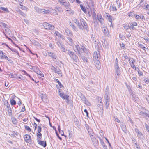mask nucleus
<instances>
[{
  "label": "nucleus",
  "mask_w": 149,
  "mask_h": 149,
  "mask_svg": "<svg viewBox=\"0 0 149 149\" xmlns=\"http://www.w3.org/2000/svg\"><path fill=\"white\" fill-rule=\"evenodd\" d=\"M49 56L53 58H56V56L54 54L51 52L48 53Z\"/></svg>",
  "instance_id": "obj_32"
},
{
  "label": "nucleus",
  "mask_w": 149,
  "mask_h": 149,
  "mask_svg": "<svg viewBox=\"0 0 149 149\" xmlns=\"http://www.w3.org/2000/svg\"><path fill=\"white\" fill-rule=\"evenodd\" d=\"M84 102L87 105L90 106L91 105V103L87 100H86Z\"/></svg>",
  "instance_id": "obj_47"
},
{
  "label": "nucleus",
  "mask_w": 149,
  "mask_h": 149,
  "mask_svg": "<svg viewBox=\"0 0 149 149\" xmlns=\"http://www.w3.org/2000/svg\"><path fill=\"white\" fill-rule=\"evenodd\" d=\"M43 26L46 29L53 30L54 28L53 25L50 24L48 23L45 22L43 23Z\"/></svg>",
  "instance_id": "obj_5"
},
{
  "label": "nucleus",
  "mask_w": 149,
  "mask_h": 149,
  "mask_svg": "<svg viewBox=\"0 0 149 149\" xmlns=\"http://www.w3.org/2000/svg\"><path fill=\"white\" fill-rule=\"evenodd\" d=\"M100 55L99 53L97 52H95L93 55V59L94 61L99 60Z\"/></svg>",
  "instance_id": "obj_9"
},
{
  "label": "nucleus",
  "mask_w": 149,
  "mask_h": 149,
  "mask_svg": "<svg viewBox=\"0 0 149 149\" xmlns=\"http://www.w3.org/2000/svg\"><path fill=\"white\" fill-rule=\"evenodd\" d=\"M119 66L118 64V61L117 58H116L115 61L114 66Z\"/></svg>",
  "instance_id": "obj_51"
},
{
  "label": "nucleus",
  "mask_w": 149,
  "mask_h": 149,
  "mask_svg": "<svg viewBox=\"0 0 149 149\" xmlns=\"http://www.w3.org/2000/svg\"><path fill=\"white\" fill-rule=\"evenodd\" d=\"M25 129L26 130H27L28 131H29V132L31 131V129L30 128V127L29 126H25Z\"/></svg>",
  "instance_id": "obj_56"
},
{
  "label": "nucleus",
  "mask_w": 149,
  "mask_h": 149,
  "mask_svg": "<svg viewBox=\"0 0 149 149\" xmlns=\"http://www.w3.org/2000/svg\"><path fill=\"white\" fill-rule=\"evenodd\" d=\"M66 53L68 54L70 57L72 56L74 54V53L70 51L69 50H66Z\"/></svg>",
  "instance_id": "obj_29"
},
{
  "label": "nucleus",
  "mask_w": 149,
  "mask_h": 149,
  "mask_svg": "<svg viewBox=\"0 0 149 149\" xmlns=\"http://www.w3.org/2000/svg\"><path fill=\"white\" fill-rule=\"evenodd\" d=\"M71 58H72L75 61H76L77 60V59L78 57L76 55L74 54L73 56L71 57Z\"/></svg>",
  "instance_id": "obj_41"
},
{
  "label": "nucleus",
  "mask_w": 149,
  "mask_h": 149,
  "mask_svg": "<svg viewBox=\"0 0 149 149\" xmlns=\"http://www.w3.org/2000/svg\"><path fill=\"white\" fill-rule=\"evenodd\" d=\"M17 11L24 17H25L26 16V14L22 11L19 9H18Z\"/></svg>",
  "instance_id": "obj_27"
},
{
  "label": "nucleus",
  "mask_w": 149,
  "mask_h": 149,
  "mask_svg": "<svg viewBox=\"0 0 149 149\" xmlns=\"http://www.w3.org/2000/svg\"><path fill=\"white\" fill-rule=\"evenodd\" d=\"M129 28H132L133 29H135V28L134 26L132 24H130V25L129 26Z\"/></svg>",
  "instance_id": "obj_59"
},
{
  "label": "nucleus",
  "mask_w": 149,
  "mask_h": 149,
  "mask_svg": "<svg viewBox=\"0 0 149 149\" xmlns=\"http://www.w3.org/2000/svg\"><path fill=\"white\" fill-rule=\"evenodd\" d=\"M81 50H82L84 52L86 53L87 52V50L85 48L84 46H82L81 47Z\"/></svg>",
  "instance_id": "obj_42"
},
{
  "label": "nucleus",
  "mask_w": 149,
  "mask_h": 149,
  "mask_svg": "<svg viewBox=\"0 0 149 149\" xmlns=\"http://www.w3.org/2000/svg\"><path fill=\"white\" fill-rule=\"evenodd\" d=\"M115 70V75L116 77L118 78L120 75V69Z\"/></svg>",
  "instance_id": "obj_19"
},
{
  "label": "nucleus",
  "mask_w": 149,
  "mask_h": 149,
  "mask_svg": "<svg viewBox=\"0 0 149 149\" xmlns=\"http://www.w3.org/2000/svg\"><path fill=\"white\" fill-rule=\"evenodd\" d=\"M54 33L56 36H57L58 37H60L61 38H62L63 37V36L61 35L57 31H55Z\"/></svg>",
  "instance_id": "obj_36"
},
{
  "label": "nucleus",
  "mask_w": 149,
  "mask_h": 149,
  "mask_svg": "<svg viewBox=\"0 0 149 149\" xmlns=\"http://www.w3.org/2000/svg\"><path fill=\"white\" fill-rule=\"evenodd\" d=\"M56 81L58 83V85L60 86V88H61L63 87V85L61 84V82L59 81L58 80V79H55Z\"/></svg>",
  "instance_id": "obj_43"
},
{
  "label": "nucleus",
  "mask_w": 149,
  "mask_h": 149,
  "mask_svg": "<svg viewBox=\"0 0 149 149\" xmlns=\"http://www.w3.org/2000/svg\"><path fill=\"white\" fill-rule=\"evenodd\" d=\"M70 25L72 27L73 29L75 31H78L77 28L75 26L74 24L72 23L70 24Z\"/></svg>",
  "instance_id": "obj_30"
},
{
  "label": "nucleus",
  "mask_w": 149,
  "mask_h": 149,
  "mask_svg": "<svg viewBox=\"0 0 149 149\" xmlns=\"http://www.w3.org/2000/svg\"><path fill=\"white\" fill-rule=\"evenodd\" d=\"M57 43L58 46L60 48V49H61L63 52H65L66 50L64 47V45L61 44V43L59 42H58Z\"/></svg>",
  "instance_id": "obj_12"
},
{
  "label": "nucleus",
  "mask_w": 149,
  "mask_h": 149,
  "mask_svg": "<svg viewBox=\"0 0 149 149\" xmlns=\"http://www.w3.org/2000/svg\"><path fill=\"white\" fill-rule=\"evenodd\" d=\"M1 58H8V57L7 56L5 55V54L3 53V55H2L0 57Z\"/></svg>",
  "instance_id": "obj_52"
},
{
  "label": "nucleus",
  "mask_w": 149,
  "mask_h": 149,
  "mask_svg": "<svg viewBox=\"0 0 149 149\" xmlns=\"http://www.w3.org/2000/svg\"><path fill=\"white\" fill-rule=\"evenodd\" d=\"M102 31L104 34L105 36L107 37H109V31L107 27H103V29Z\"/></svg>",
  "instance_id": "obj_11"
},
{
  "label": "nucleus",
  "mask_w": 149,
  "mask_h": 149,
  "mask_svg": "<svg viewBox=\"0 0 149 149\" xmlns=\"http://www.w3.org/2000/svg\"><path fill=\"white\" fill-rule=\"evenodd\" d=\"M88 132L93 142V143L94 146H96L98 142V141H97L95 138L93 137V133L92 131H90V130H89V132Z\"/></svg>",
  "instance_id": "obj_4"
},
{
  "label": "nucleus",
  "mask_w": 149,
  "mask_h": 149,
  "mask_svg": "<svg viewBox=\"0 0 149 149\" xmlns=\"http://www.w3.org/2000/svg\"><path fill=\"white\" fill-rule=\"evenodd\" d=\"M33 68H32L31 69H33V71L36 73L37 74L40 73V70H39V68H36V67H32Z\"/></svg>",
  "instance_id": "obj_25"
},
{
  "label": "nucleus",
  "mask_w": 149,
  "mask_h": 149,
  "mask_svg": "<svg viewBox=\"0 0 149 149\" xmlns=\"http://www.w3.org/2000/svg\"><path fill=\"white\" fill-rule=\"evenodd\" d=\"M62 5L64 6L65 7H68L69 6V2H67L65 1L63 3H62Z\"/></svg>",
  "instance_id": "obj_40"
},
{
  "label": "nucleus",
  "mask_w": 149,
  "mask_h": 149,
  "mask_svg": "<svg viewBox=\"0 0 149 149\" xmlns=\"http://www.w3.org/2000/svg\"><path fill=\"white\" fill-rule=\"evenodd\" d=\"M55 10H52V13H55V12H56V13H55V14L56 15H58V14L57 13V11H58L59 12H62L63 11V10H62V9L61 8L59 7H56L55 8Z\"/></svg>",
  "instance_id": "obj_14"
},
{
  "label": "nucleus",
  "mask_w": 149,
  "mask_h": 149,
  "mask_svg": "<svg viewBox=\"0 0 149 149\" xmlns=\"http://www.w3.org/2000/svg\"><path fill=\"white\" fill-rule=\"evenodd\" d=\"M105 100H110V96L109 93H106L104 97Z\"/></svg>",
  "instance_id": "obj_28"
},
{
  "label": "nucleus",
  "mask_w": 149,
  "mask_h": 149,
  "mask_svg": "<svg viewBox=\"0 0 149 149\" xmlns=\"http://www.w3.org/2000/svg\"><path fill=\"white\" fill-rule=\"evenodd\" d=\"M80 6L81 9L83 11L84 13H85L86 11V9L85 7H84L83 6L81 5H80Z\"/></svg>",
  "instance_id": "obj_44"
},
{
  "label": "nucleus",
  "mask_w": 149,
  "mask_h": 149,
  "mask_svg": "<svg viewBox=\"0 0 149 149\" xmlns=\"http://www.w3.org/2000/svg\"><path fill=\"white\" fill-rule=\"evenodd\" d=\"M135 131L136 133H137L138 135H139V136H142V134L139 131V130L138 129L135 128Z\"/></svg>",
  "instance_id": "obj_33"
},
{
  "label": "nucleus",
  "mask_w": 149,
  "mask_h": 149,
  "mask_svg": "<svg viewBox=\"0 0 149 149\" xmlns=\"http://www.w3.org/2000/svg\"><path fill=\"white\" fill-rule=\"evenodd\" d=\"M40 73H39L38 74L40 77H43L44 76V74L42 73V72H41V71H40Z\"/></svg>",
  "instance_id": "obj_64"
},
{
  "label": "nucleus",
  "mask_w": 149,
  "mask_h": 149,
  "mask_svg": "<svg viewBox=\"0 0 149 149\" xmlns=\"http://www.w3.org/2000/svg\"><path fill=\"white\" fill-rule=\"evenodd\" d=\"M16 103V101L13 99L10 100V104L12 105H15Z\"/></svg>",
  "instance_id": "obj_39"
},
{
  "label": "nucleus",
  "mask_w": 149,
  "mask_h": 149,
  "mask_svg": "<svg viewBox=\"0 0 149 149\" xmlns=\"http://www.w3.org/2000/svg\"><path fill=\"white\" fill-rule=\"evenodd\" d=\"M139 45L141 48L144 50H145V49H146V47L144 45H143L142 44Z\"/></svg>",
  "instance_id": "obj_62"
},
{
  "label": "nucleus",
  "mask_w": 149,
  "mask_h": 149,
  "mask_svg": "<svg viewBox=\"0 0 149 149\" xmlns=\"http://www.w3.org/2000/svg\"><path fill=\"white\" fill-rule=\"evenodd\" d=\"M74 22L77 25V26L79 29H82V27L81 25V24L79 22V21L77 19H75L74 20Z\"/></svg>",
  "instance_id": "obj_21"
},
{
  "label": "nucleus",
  "mask_w": 149,
  "mask_h": 149,
  "mask_svg": "<svg viewBox=\"0 0 149 149\" xmlns=\"http://www.w3.org/2000/svg\"><path fill=\"white\" fill-rule=\"evenodd\" d=\"M37 139L40 140L42 138V134L41 133H37Z\"/></svg>",
  "instance_id": "obj_38"
},
{
  "label": "nucleus",
  "mask_w": 149,
  "mask_h": 149,
  "mask_svg": "<svg viewBox=\"0 0 149 149\" xmlns=\"http://www.w3.org/2000/svg\"><path fill=\"white\" fill-rule=\"evenodd\" d=\"M134 15V13L132 12H130V13H129L128 14V15L129 17H132L133 16V15Z\"/></svg>",
  "instance_id": "obj_63"
},
{
  "label": "nucleus",
  "mask_w": 149,
  "mask_h": 149,
  "mask_svg": "<svg viewBox=\"0 0 149 149\" xmlns=\"http://www.w3.org/2000/svg\"><path fill=\"white\" fill-rule=\"evenodd\" d=\"M5 45L7 47H8V48H9L10 49L11 51H12L13 52H15V53H16L18 56H19V52L18 51H17L15 49H13V48H10L8 46V45L6 44H5Z\"/></svg>",
  "instance_id": "obj_24"
},
{
  "label": "nucleus",
  "mask_w": 149,
  "mask_h": 149,
  "mask_svg": "<svg viewBox=\"0 0 149 149\" xmlns=\"http://www.w3.org/2000/svg\"><path fill=\"white\" fill-rule=\"evenodd\" d=\"M24 138L25 141L26 142L29 143L31 141V136L30 135H28L27 134L25 135L24 136Z\"/></svg>",
  "instance_id": "obj_15"
},
{
  "label": "nucleus",
  "mask_w": 149,
  "mask_h": 149,
  "mask_svg": "<svg viewBox=\"0 0 149 149\" xmlns=\"http://www.w3.org/2000/svg\"><path fill=\"white\" fill-rule=\"evenodd\" d=\"M94 63L96 68L97 69H100V68L101 65L100 62L99 61V60H95Z\"/></svg>",
  "instance_id": "obj_17"
},
{
  "label": "nucleus",
  "mask_w": 149,
  "mask_h": 149,
  "mask_svg": "<svg viewBox=\"0 0 149 149\" xmlns=\"http://www.w3.org/2000/svg\"><path fill=\"white\" fill-rule=\"evenodd\" d=\"M60 91H59V95L61 97L64 99H66L68 101V96L67 95H64V94L63 93H60Z\"/></svg>",
  "instance_id": "obj_18"
},
{
  "label": "nucleus",
  "mask_w": 149,
  "mask_h": 149,
  "mask_svg": "<svg viewBox=\"0 0 149 149\" xmlns=\"http://www.w3.org/2000/svg\"><path fill=\"white\" fill-rule=\"evenodd\" d=\"M97 17L98 21L100 22L101 24L103 25L104 24V21L101 14L100 13H98L97 14Z\"/></svg>",
  "instance_id": "obj_7"
},
{
  "label": "nucleus",
  "mask_w": 149,
  "mask_h": 149,
  "mask_svg": "<svg viewBox=\"0 0 149 149\" xmlns=\"http://www.w3.org/2000/svg\"><path fill=\"white\" fill-rule=\"evenodd\" d=\"M92 17L93 19V22L94 23H98V19L97 17V15H96V14L95 13H94Z\"/></svg>",
  "instance_id": "obj_20"
},
{
  "label": "nucleus",
  "mask_w": 149,
  "mask_h": 149,
  "mask_svg": "<svg viewBox=\"0 0 149 149\" xmlns=\"http://www.w3.org/2000/svg\"><path fill=\"white\" fill-rule=\"evenodd\" d=\"M110 100H105L104 103L105 104V106L106 109H108V107L110 104L109 103Z\"/></svg>",
  "instance_id": "obj_26"
},
{
  "label": "nucleus",
  "mask_w": 149,
  "mask_h": 149,
  "mask_svg": "<svg viewBox=\"0 0 149 149\" xmlns=\"http://www.w3.org/2000/svg\"><path fill=\"white\" fill-rule=\"evenodd\" d=\"M51 69L52 71L55 73H56L59 75H62L61 72L58 67H55L52 65L51 67Z\"/></svg>",
  "instance_id": "obj_3"
},
{
  "label": "nucleus",
  "mask_w": 149,
  "mask_h": 149,
  "mask_svg": "<svg viewBox=\"0 0 149 149\" xmlns=\"http://www.w3.org/2000/svg\"><path fill=\"white\" fill-rule=\"evenodd\" d=\"M37 141L38 144L45 147L46 146V143L45 141H41L39 139H37Z\"/></svg>",
  "instance_id": "obj_13"
},
{
  "label": "nucleus",
  "mask_w": 149,
  "mask_h": 149,
  "mask_svg": "<svg viewBox=\"0 0 149 149\" xmlns=\"http://www.w3.org/2000/svg\"><path fill=\"white\" fill-rule=\"evenodd\" d=\"M145 125L146 130L149 133V125H148L146 123H145Z\"/></svg>",
  "instance_id": "obj_50"
},
{
  "label": "nucleus",
  "mask_w": 149,
  "mask_h": 149,
  "mask_svg": "<svg viewBox=\"0 0 149 149\" xmlns=\"http://www.w3.org/2000/svg\"><path fill=\"white\" fill-rule=\"evenodd\" d=\"M65 31L66 32V33H67L68 35H72V34L71 32L70 31V30L67 28L65 29Z\"/></svg>",
  "instance_id": "obj_31"
},
{
  "label": "nucleus",
  "mask_w": 149,
  "mask_h": 149,
  "mask_svg": "<svg viewBox=\"0 0 149 149\" xmlns=\"http://www.w3.org/2000/svg\"><path fill=\"white\" fill-rule=\"evenodd\" d=\"M42 96L41 97V98L43 101L44 99L46 98V96L45 95H43V94H42Z\"/></svg>",
  "instance_id": "obj_58"
},
{
  "label": "nucleus",
  "mask_w": 149,
  "mask_h": 149,
  "mask_svg": "<svg viewBox=\"0 0 149 149\" xmlns=\"http://www.w3.org/2000/svg\"><path fill=\"white\" fill-rule=\"evenodd\" d=\"M53 9L51 8H47V9H41L40 13L44 14H48L50 12H52Z\"/></svg>",
  "instance_id": "obj_6"
},
{
  "label": "nucleus",
  "mask_w": 149,
  "mask_h": 149,
  "mask_svg": "<svg viewBox=\"0 0 149 149\" xmlns=\"http://www.w3.org/2000/svg\"><path fill=\"white\" fill-rule=\"evenodd\" d=\"M98 102H100V104H97V105L98 107H102L103 106V102H102V99L101 97H98Z\"/></svg>",
  "instance_id": "obj_23"
},
{
  "label": "nucleus",
  "mask_w": 149,
  "mask_h": 149,
  "mask_svg": "<svg viewBox=\"0 0 149 149\" xmlns=\"http://www.w3.org/2000/svg\"><path fill=\"white\" fill-rule=\"evenodd\" d=\"M3 33H4L6 36V34L10 35L11 33L10 30L8 28H6L3 31Z\"/></svg>",
  "instance_id": "obj_22"
},
{
  "label": "nucleus",
  "mask_w": 149,
  "mask_h": 149,
  "mask_svg": "<svg viewBox=\"0 0 149 149\" xmlns=\"http://www.w3.org/2000/svg\"><path fill=\"white\" fill-rule=\"evenodd\" d=\"M81 58L84 62L87 63L88 62V60L86 57L84 56H83L81 57Z\"/></svg>",
  "instance_id": "obj_45"
},
{
  "label": "nucleus",
  "mask_w": 149,
  "mask_h": 149,
  "mask_svg": "<svg viewBox=\"0 0 149 149\" xmlns=\"http://www.w3.org/2000/svg\"><path fill=\"white\" fill-rule=\"evenodd\" d=\"M122 130L123 131H125L126 130V127L125 125H122L121 126Z\"/></svg>",
  "instance_id": "obj_48"
},
{
  "label": "nucleus",
  "mask_w": 149,
  "mask_h": 149,
  "mask_svg": "<svg viewBox=\"0 0 149 149\" xmlns=\"http://www.w3.org/2000/svg\"><path fill=\"white\" fill-rule=\"evenodd\" d=\"M106 17H107V19L109 22H111V26L112 25V19H113V17L111 16L109 13H106Z\"/></svg>",
  "instance_id": "obj_16"
},
{
  "label": "nucleus",
  "mask_w": 149,
  "mask_h": 149,
  "mask_svg": "<svg viewBox=\"0 0 149 149\" xmlns=\"http://www.w3.org/2000/svg\"><path fill=\"white\" fill-rule=\"evenodd\" d=\"M99 140H100V143H101V145L103 146H104L105 145V143L102 141V140L99 137Z\"/></svg>",
  "instance_id": "obj_49"
},
{
  "label": "nucleus",
  "mask_w": 149,
  "mask_h": 149,
  "mask_svg": "<svg viewBox=\"0 0 149 149\" xmlns=\"http://www.w3.org/2000/svg\"><path fill=\"white\" fill-rule=\"evenodd\" d=\"M73 48L74 50L76 52H78L79 53H80L81 51V49L78 45H74V46L73 45Z\"/></svg>",
  "instance_id": "obj_10"
},
{
  "label": "nucleus",
  "mask_w": 149,
  "mask_h": 149,
  "mask_svg": "<svg viewBox=\"0 0 149 149\" xmlns=\"http://www.w3.org/2000/svg\"><path fill=\"white\" fill-rule=\"evenodd\" d=\"M0 9H2V10H4V11H7L8 12H9V11L7 9V8H4V7H0Z\"/></svg>",
  "instance_id": "obj_54"
},
{
  "label": "nucleus",
  "mask_w": 149,
  "mask_h": 149,
  "mask_svg": "<svg viewBox=\"0 0 149 149\" xmlns=\"http://www.w3.org/2000/svg\"><path fill=\"white\" fill-rule=\"evenodd\" d=\"M123 26L125 29L127 30L129 28V26H128L126 24H123Z\"/></svg>",
  "instance_id": "obj_55"
},
{
  "label": "nucleus",
  "mask_w": 149,
  "mask_h": 149,
  "mask_svg": "<svg viewBox=\"0 0 149 149\" xmlns=\"http://www.w3.org/2000/svg\"><path fill=\"white\" fill-rule=\"evenodd\" d=\"M67 38L69 42H70V45L71 46H73V43L72 42L73 40L70 37H68Z\"/></svg>",
  "instance_id": "obj_34"
},
{
  "label": "nucleus",
  "mask_w": 149,
  "mask_h": 149,
  "mask_svg": "<svg viewBox=\"0 0 149 149\" xmlns=\"http://www.w3.org/2000/svg\"><path fill=\"white\" fill-rule=\"evenodd\" d=\"M80 24H81V25L82 27V29H84L87 30L88 29L87 24L84 20L82 18L80 19Z\"/></svg>",
  "instance_id": "obj_2"
},
{
  "label": "nucleus",
  "mask_w": 149,
  "mask_h": 149,
  "mask_svg": "<svg viewBox=\"0 0 149 149\" xmlns=\"http://www.w3.org/2000/svg\"><path fill=\"white\" fill-rule=\"evenodd\" d=\"M11 120L12 122L14 124H15L17 123L16 119L14 117H12Z\"/></svg>",
  "instance_id": "obj_35"
},
{
  "label": "nucleus",
  "mask_w": 149,
  "mask_h": 149,
  "mask_svg": "<svg viewBox=\"0 0 149 149\" xmlns=\"http://www.w3.org/2000/svg\"><path fill=\"white\" fill-rule=\"evenodd\" d=\"M112 10L113 11H116L117 10V8L115 6H112L111 8Z\"/></svg>",
  "instance_id": "obj_61"
},
{
  "label": "nucleus",
  "mask_w": 149,
  "mask_h": 149,
  "mask_svg": "<svg viewBox=\"0 0 149 149\" xmlns=\"http://www.w3.org/2000/svg\"><path fill=\"white\" fill-rule=\"evenodd\" d=\"M129 61L131 67L133 69L134 68L136 69V67L135 66V65L134 64V62H135L134 59L132 58H130L129 59Z\"/></svg>",
  "instance_id": "obj_8"
},
{
  "label": "nucleus",
  "mask_w": 149,
  "mask_h": 149,
  "mask_svg": "<svg viewBox=\"0 0 149 149\" xmlns=\"http://www.w3.org/2000/svg\"><path fill=\"white\" fill-rule=\"evenodd\" d=\"M4 104L6 107V111L8 113V116H13L12 109L10 107V105L8 101L5 100L4 101Z\"/></svg>",
  "instance_id": "obj_1"
},
{
  "label": "nucleus",
  "mask_w": 149,
  "mask_h": 149,
  "mask_svg": "<svg viewBox=\"0 0 149 149\" xmlns=\"http://www.w3.org/2000/svg\"><path fill=\"white\" fill-rule=\"evenodd\" d=\"M34 9L37 12L40 13L41 9L39 8L37 6H35Z\"/></svg>",
  "instance_id": "obj_37"
},
{
  "label": "nucleus",
  "mask_w": 149,
  "mask_h": 149,
  "mask_svg": "<svg viewBox=\"0 0 149 149\" xmlns=\"http://www.w3.org/2000/svg\"><path fill=\"white\" fill-rule=\"evenodd\" d=\"M41 127L40 126H39L38 127V128L37 130L38 132L37 133H41Z\"/></svg>",
  "instance_id": "obj_46"
},
{
  "label": "nucleus",
  "mask_w": 149,
  "mask_h": 149,
  "mask_svg": "<svg viewBox=\"0 0 149 149\" xmlns=\"http://www.w3.org/2000/svg\"><path fill=\"white\" fill-rule=\"evenodd\" d=\"M134 16L135 17V18L136 19H141V16H139L138 15L134 14Z\"/></svg>",
  "instance_id": "obj_53"
},
{
  "label": "nucleus",
  "mask_w": 149,
  "mask_h": 149,
  "mask_svg": "<svg viewBox=\"0 0 149 149\" xmlns=\"http://www.w3.org/2000/svg\"><path fill=\"white\" fill-rule=\"evenodd\" d=\"M138 74L139 76H143V73L142 72L139 70H138Z\"/></svg>",
  "instance_id": "obj_57"
},
{
  "label": "nucleus",
  "mask_w": 149,
  "mask_h": 149,
  "mask_svg": "<svg viewBox=\"0 0 149 149\" xmlns=\"http://www.w3.org/2000/svg\"><path fill=\"white\" fill-rule=\"evenodd\" d=\"M20 8L23 10H27V8H26L25 6H24L23 5H22L21 6Z\"/></svg>",
  "instance_id": "obj_60"
}]
</instances>
